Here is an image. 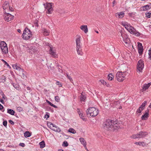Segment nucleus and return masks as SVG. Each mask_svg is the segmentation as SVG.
<instances>
[{
  "label": "nucleus",
  "mask_w": 151,
  "mask_h": 151,
  "mask_svg": "<svg viewBox=\"0 0 151 151\" xmlns=\"http://www.w3.org/2000/svg\"><path fill=\"white\" fill-rule=\"evenodd\" d=\"M103 126L105 129L110 130L116 129L119 127L117 121H112L110 119L107 120L104 123Z\"/></svg>",
  "instance_id": "f257e3e1"
},
{
  "label": "nucleus",
  "mask_w": 151,
  "mask_h": 151,
  "mask_svg": "<svg viewBox=\"0 0 151 151\" xmlns=\"http://www.w3.org/2000/svg\"><path fill=\"white\" fill-rule=\"evenodd\" d=\"M127 22H122V24L125 28L131 34L134 35L135 36L138 37L141 35V34L137 31L134 27L131 26L130 25L128 24L127 25Z\"/></svg>",
  "instance_id": "f03ea898"
},
{
  "label": "nucleus",
  "mask_w": 151,
  "mask_h": 151,
  "mask_svg": "<svg viewBox=\"0 0 151 151\" xmlns=\"http://www.w3.org/2000/svg\"><path fill=\"white\" fill-rule=\"evenodd\" d=\"M87 115L93 117L96 116L99 113L98 110L95 107H90L86 111Z\"/></svg>",
  "instance_id": "7ed1b4c3"
},
{
  "label": "nucleus",
  "mask_w": 151,
  "mask_h": 151,
  "mask_svg": "<svg viewBox=\"0 0 151 151\" xmlns=\"http://www.w3.org/2000/svg\"><path fill=\"white\" fill-rule=\"evenodd\" d=\"M81 38V37L80 35H77V38L76 40V50L78 55H82L83 53L81 51L82 50L81 45L80 42V40Z\"/></svg>",
  "instance_id": "20e7f679"
},
{
  "label": "nucleus",
  "mask_w": 151,
  "mask_h": 151,
  "mask_svg": "<svg viewBox=\"0 0 151 151\" xmlns=\"http://www.w3.org/2000/svg\"><path fill=\"white\" fill-rule=\"evenodd\" d=\"M22 38L25 40H28L32 36V34L29 29L26 28L22 34Z\"/></svg>",
  "instance_id": "39448f33"
},
{
  "label": "nucleus",
  "mask_w": 151,
  "mask_h": 151,
  "mask_svg": "<svg viewBox=\"0 0 151 151\" xmlns=\"http://www.w3.org/2000/svg\"><path fill=\"white\" fill-rule=\"evenodd\" d=\"M147 134V132L141 131L138 133L132 135L131 137L133 139L143 138L146 137Z\"/></svg>",
  "instance_id": "423d86ee"
},
{
  "label": "nucleus",
  "mask_w": 151,
  "mask_h": 151,
  "mask_svg": "<svg viewBox=\"0 0 151 151\" xmlns=\"http://www.w3.org/2000/svg\"><path fill=\"white\" fill-rule=\"evenodd\" d=\"M125 76L126 74L124 72L118 71L116 74V78L118 81L121 82L124 80Z\"/></svg>",
  "instance_id": "0eeeda50"
},
{
  "label": "nucleus",
  "mask_w": 151,
  "mask_h": 151,
  "mask_svg": "<svg viewBox=\"0 0 151 151\" xmlns=\"http://www.w3.org/2000/svg\"><path fill=\"white\" fill-rule=\"evenodd\" d=\"M1 49L3 54H6L8 52V50L7 45L4 41H2L0 44Z\"/></svg>",
  "instance_id": "6e6552de"
},
{
  "label": "nucleus",
  "mask_w": 151,
  "mask_h": 151,
  "mask_svg": "<svg viewBox=\"0 0 151 151\" xmlns=\"http://www.w3.org/2000/svg\"><path fill=\"white\" fill-rule=\"evenodd\" d=\"M47 125L52 130L58 132L60 131V129L54 124L50 122H48L47 123Z\"/></svg>",
  "instance_id": "1a4fd4ad"
},
{
  "label": "nucleus",
  "mask_w": 151,
  "mask_h": 151,
  "mask_svg": "<svg viewBox=\"0 0 151 151\" xmlns=\"http://www.w3.org/2000/svg\"><path fill=\"white\" fill-rule=\"evenodd\" d=\"M43 5L45 6V8L47 9V13L48 14H52V12L53 11V8L52 7L51 3H47L45 6V4H43Z\"/></svg>",
  "instance_id": "9d476101"
},
{
  "label": "nucleus",
  "mask_w": 151,
  "mask_h": 151,
  "mask_svg": "<svg viewBox=\"0 0 151 151\" xmlns=\"http://www.w3.org/2000/svg\"><path fill=\"white\" fill-rule=\"evenodd\" d=\"M4 12H5V15L4 18L5 20L7 22H9L13 19L14 16L9 13H8L7 11H6V12L5 11Z\"/></svg>",
  "instance_id": "9b49d317"
},
{
  "label": "nucleus",
  "mask_w": 151,
  "mask_h": 151,
  "mask_svg": "<svg viewBox=\"0 0 151 151\" xmlns=\"http://www.w3.org/2000/svg\"><path fill=\"white\" fill-rule=\"evenodd\" d=\"M144 63L141 60H139L138 61L137 64V70H138L139 72H141L144 68Z\"/></svg>",
  "instance_id": "f8f14e48"
},
{
  "label": "nucleus",
  "mask_w": 151,
  "mask_h": 151,
  "mask_svg": "<svg viewBox=\"0 0 151 151\" xmlns=\"http://www.w3.org/2000/svg\"><path fill=\"white\" fill-rule=\"evenodd\" d=\"M137 46L138 48V53L140 55H142L143 51V47L142 45V44L140 42H138V43Z\"/></svg>",
  "instance_id": "ddd939ff"
},
{
  "label": "nucleus",
  "mask_w": 151,
  "mask_h": 151,
  "mask_svg": "<svg viewBox=\"0 0 151 151\" xmlns=\"http://www.w3.org/2000/svg\"><path fill=\"white\" fill-rule=\"evenodd\" d=\"M49 52L50 54L52 57L54 58H56L57 57V55L56 54L55 50H53V48L51 47H50Z\"/></svg>",
  "instance_id": "4468645a"
},
{
  "label": "nucleus",
  "mask_w": 151,
  "mask_h": 151,
  "mask_svg": "<svg viewBox=\"0 0 151 151\" xmlns=\"http://www.w3.org/2000/svg\"><path fill=\"white\" fill-rule=\"evenodd\" d=\"M122 36L123 39V41L125 43V44L127 45V46H128L129 44V39L127 37V36H124V35H123L122 34H121Z\"/></svg>",
  "instance_id": "2eb2a0df"
},
{
  "label": "nucleus",
  "mask_w": 151,
  "mask_h": 151,
  "mask_svg": "<svg viewBox=\"0 0 151 151\" xmlns=\"http://www.w3.org/2000/svg\"><path fill=\"white\" fill-rule=\"evenodd\" d=\"M9 4L8 2L7 1H5L3 5V9L5 10V11H7L8 8L9 7Z\"/></svg>",
  "instance_id": "dca6fc26"
},
{
  "label": "nucleus",
  "mask_w": 151,
  "mask_h": 151,
  "mask_svg": "<svg viewBox=\"0 0 151 151\" xmlns=\"http://www.w3.org/2000/svg\"><path fill=\"white\" fill-rule=\"evenodd\" d=\"M124 13L123 12L117 13L115 14V16L118 18H122L124 17Z\"/></svg>",
  "instance_id": "f3484780"
},
{
  "label": "nucleus",
  "mask_w": 151,
  "mask_h": 151,
  "mask_svg": "<svg viewBox=\"0 0 151 151\" xmlns=\"http://www.w3.org/2000/svg\"><path fill=\"white\" fill-rule=\"evenodd\" d=\"M150 6L148 4L145 5L141 7L140 9L141 11H146L150 9Z\"/></svg>",
  "instance_id": "a211bd4d"
},
{
  "label": "nucleus",
  "mask_w": 151,
  "mask_h": 151,
  "mask_svg": "<svg viewBox=\"0 0 151 151\" xmlns=\"http://www.w3.org/2000/svg\"><path fill=\"white\" fill-rule=\"evenodd\" d=\"M79 140L81 144L83 145L84 147H86V142L84 139L82 137H81L79 139Z\"/></svg>",
  "instance_id": "6ab92c4d"
},
{
  "label": "nucleus",
  "mask_w": 151,
  "mask_h": 151,
  "mask_svg": "<svg viewBox=\"0 0 151 151\" xmlns=\"http://www.w3.org/2000/svg\"><path fill=\"white\" fill-rule=\"evenodd\" d=\"M148 110H147L146 111L145 113L141 117V119L142 120H145L148 117L149 113H148Z\"/></svg>",
  "instance_id": "aec40b11"
},
{
  "label": "nucleus",
  "mask_w": 151,
  "mask_h": 151,
  "mask_svg": "<svg viewBox=\"0 0 151 151\" xmlns=\"http://www.w3.org/2000/svg\"><path fill=\"white\" fill-rule=\"evenodd\" d=\"M81 29L86 33L88 32V28L87 25H82L80 27Z\"/></svg>",
  "instance_id": "412c9836"
},
{
  "label": "nucleus",
  "mask_w": 151,
  "mask_h": 151,
  "mask_svg": "<svg viewBox=\"0 0 151 151\" xmlns=\"http://www.w3.org/2000/svg\"><path fill=\"white\" fill-rule=\"evenodd\" d=\"M80 98L81 101H85L86 99V96L83 93V92L81 93V95L80 96Z\"/></svg>",
  "instance_id": "4be33fe9"
},
{
  "label": "nucleus",
  "mask_w": 151,
  "mask_h": 151,
  "mask_svg": "<svg viewBox=\"0 0 151 151\" xmlns=\"http://www.w3.org/2000/svg\"><path fill=\"white\" fill-rule=\"evenodd\" d=\"M42 30L43 32V34L44 35L47 36L49 35V32L45 28H43Z\"/></svg>",
  "instance_id": "5701e85b"
},
{
  "label": "nucleus",
  "mask_w": 151,
  "mask_h": 151,
  "mask_svg": "<svg viewBox=\"0 0 151 151\" xmlns=\"http://www.w3.org/2000/svg\"><path fill=\"white\" fill-rule=\"evenodd\" d=\"M29 48V52H31V53H32V51L33 52H35L36 50V47L34 46H31Z\"/></svg>",
  "instance_id": "b1692460"
},
{
  "label": "nucleus",
  "mask_w": 151,
  "mask_h": 151,
  "mask_svg": "<svg viewBox=\"0 0 151 151\" xmlns=\"http://www.w3.org/2000/svg\"><path fill=\"white\" fill-rule=\"evenodd\" d=\"M150 86V83H148L147 84H145L144 85V86L143 87V88H142L143 90V91H145L146 90L148 89V88Z\"/></svg>",
  "instance_id": "393cba45"
},
{
  "label": "nucleus",
  "mask_w": 151,
  "mask_h": 151,
  "mask_svg": "<svg viewBox=\"0 0 151 151\" xmlns=\"http://www.w3.org/2000/svg\"><path fill=\"white\" fill-rule=\"evenodd\" d=\"M24 137L26 138H27L31 136V133L29 131H27L24 132Z\"/></svg>",
  "instance_id": "a878e982"
},
{
  "label": "nucleus",
  "mask_w": 151,
  "mask_h": 151,
  "mask_svg": "<svg viewBox=\"0 0 151 151\" xmlns=\"http://www.w3.org/2000/svg\"><path fill=\"white\" fill-rule=\"evenodd\" d=\"M7 112L11 114V115H14L15 113V111L13 110H12L11 109H7Z\"/></svg>",
  "instance_id": "bb28decb"
},
{
  "label": "nucleus",
  "mask_w": 151,
  "mask_h": 151,
  "mask_svg": "<svg viewBox=\"0 0 151 151\" xmlns=\"http://www.w3.org/2000/svg\"><path fill=\"white\" fill-rule=\"evenodd\" d=\"M39 145L40 147L41 148H42L45 147V144L44 141H43L39 143Z\"/></svg>",
  "instance_id": "cd10ccee"
},
{
  "label": "nucleus",
  "mask_w": 151,
  "mask_h": 151,
  "mask_svg": "<svg viewBox=\"0 0 151 151\" xmlns=\"http://www.w3.org/2000/svg\"><path fill=\"white\" fill-rule=\"evenodd\" d=\"M68 132L73 134H75L76 133V131L74 129L72 128H70L68 129Z\"/></svg>",
  "instance_id": "c85d7f7f"
},
{
  "label": "nucleus",
  "mask_w": 151,
  "mask_h": 151,
  "mask_svg": "<svg viewBox=\"0 0 151 151\" xmlns=\"http://www.w3.org/2000/svg\"><path fill=\"white\" fill-rule=\"evenodd\" d=\"M114 77V76L111 74H109L107 78L108 80L111 81L112 80Z\"/></svg>",
  "instance_id": "c756f323"
},
{
  "label": "nucleus",
  "mask_w": 151,
  "mask_h": 151,
  "mask_svg": "<svg viewBox=\"0 0 151 151\" xmlns=\"http://www.w3.org/2000/svg\"><path fill=\"white\" fill-rule=\"evenodd\" d=\"M143 108H142L141 107H140V106L139 107V109L137 110V111H136V113H141L142 111L143 110Z\"/></svg>",
  "instance_id": "7c9ffc66"
},
{
  "label": "nucleus",
  "mask_w": 151,
  "mask_h": 151,
  "mask_svg": "<svg viewBox=\"0 0 151 151\" xmlns=\"http://www.w3.org/2000/svg\"><path fill=\"white\" fill-rule=\"evenodd\" d=\"M47 102L48 103V104L50 105L51 106L55 108H57V106H56V105H54L53 104H52V103L51 102H50V101H48V100H47Z\"/></svg>",
  "instance_id": "2f4dec72"
},
{
  "label": "nucleus",
  "mask_w": 151,
  "mask_h": 151,
  "mask_svg": "<svg viewBox=\"0 0 151 151\" xmlns=\"http://www.w3.org/2000/svg\"><path fill=\"white\" fill-rule=\"evenodd\" d=\"M147 104V101H145L143 103L142 105L140 106V107L142 108H143L144 109L145 106Z\"/></svg>",
  "instance_id": "473e14b6"
},
{
  "label": "nucleus",
  "mask_w": 151,
  "mask_h": 151,
  "mask_svg": "<svg viewBox=\"0 0 151 151\" xmlns=\"http://www.w3.org/2000/svg\"><path fill=\"white\" fill-rule=\"evenodd\" d=\"M67 77L68 78L69 80L72 83L73 79L72 78V77L70 75H68L67 74Z\"/></svg>",
  "instance_id": "72a5a7b5"
},
{
  "label": "nucleus",
  "mask_w": 151,
  "mask_h": 151,
  "mask_svg": "<svg viewBox=\"0 0 151 151\" xmlns=\"http://www.w3.org/2000/svg\"><path fill=\"white\" fill-rule=\"evenodd\" d=\"M101 83L104 85H106L107 86H109V85H107L106 82L103 80H101L100 81Z\"/></svg>",
  "instance_id": "f704fd0d"
},
{
  "label": "nucleus",
  "mask_w": 151,
  "mask_h": 151,
  "mask_svg": "<svg viewBox=\"0 0 151 151\" xmlns=\"http://www.w3.org/2000/svg\"><path fill=\"white\" fill-rule=\"evenodd\" d=\"M79 115L80 116V117L84 121H85L86 120V119L85 118H84L83 117H84V116H83V113H80V114H79Z\"/></svg>",
  "instance_id": "c9c22d12"
},
{
  "label": "nucleus",
  "mask_w": 151,
  "mask_h": 151,
  "mask_svg": "<svg viewBox=\"0 0 151 151\" xmlns=\"http://www.w3.org/2000/svg\"><path fill=\"white\" fill-rule=\"evenodd\" d=\"M17 110L19 111V112H22L23 111V109L22 108L20 107H18L17 108Z\"/></svg>",
  "instance_id": "e433bc0d"
},
{
  "label": "nucleus",
  "mask_w": 151,
  "mask_h": 151,
  "mask_svg": "<svg viewBox=\"0 0 151 151\" xmlns=\"http://www.w3.org/2000/svg\"><path fill=\"white\" fill-rule=\"evenodd\" d=\"M140 146H144L146 145V144L145 142H139Z\"/></svg>",
  "instance_id": "4c0bfd02"
},
{
  "label": "nucleus",
  "mask_w": 151,
  "mask_h": 151,
  "mask_svg": "<svg viewBox=\"0 0 151 151\" xmlns=\"http://www.w3.org/2000/svg\"><path fill=\"white\" fill-rule=\"evenodd\" d=\"M55 100L56 101L58 102L60 100V98L58 96H56L55 97Z\"/></svg>",
  "instance_id": "58836bf2"
},
{
  "label": "nucleus",
  "mask_w": 151,
  "mask_h": 151,
  "mask_svg": "<svg viewBox=\"0 0 151 151\" xmlns=\"http://www.w3.org/2000/svg\"><path fill=\"white\" fill-rule=\"evenodd\" d=\"M2 61L4 62L5 65H6L8 67H9L10 68H11L9 64L5 61L3 59L2 60Z\"/></svg>",
  "instance_id": "ea45409f"
},
{
  "label": "nucleus",
  "mask_w": 151,
  "mask_h": 151,
  "mask_svg": "<svg viewBox=\"0 0 151 151\" xmlns=\"http://www.w3.org/2000/svg\"><path fill=\"white\" fill-rule=\"evenodd\" d=\"M7 10L8 11H8H10L11 12H12L14 11V9L12 7L9 6Z\"/></svg>",
  "instance_id": "a19ab883"
},
{
  "label": "nucleus",
  "mask_w": 151,
  "mask_h": 151,
  "mask_svg": "<svg viewBox=\"0 0 151 151\" xmlns=\"http://www.w3.org/2000/svg\"><path fill=\"white\" fill-rule=\"evenodd\" d=\"M3 125L5 127H6L7 124V121L6 120L4 121L3 122Z\"/></svg>",
  "instance_id": "79ce46f5"
},
{
  "label": "nucleus",
  "mask_w": 151,
  "mask_h": 151,
  "mask_svg": "<svg viewBox=\"0 0 151 151\" xmlns=\"http://www.w3.org/2000/svg\"><path fill=\"white\" fill-rule=\"evenodd\" d=\"M148 54H149V58L150 60H151V50H149Z\"/></svg>",
  "instance_id": "37998d69"
},
{
  "label": "nucleus",
  "mask_w": 151,
  "mask_h": 151,
  "mask_svg": "<svg viewBox=\"0 0 151 151\" xmlns=\"http://www.w3.org/2000/svg\"><path fill=\"white\" fill-rule=\"evenodd\" d=\"M16 69L19 71H20L21 70H22V71L23 70L21 68L17 66L16 68Z\"/></svg>",
  "instance_id": "c03bdc74"
},
{
  "label": "nucleus",
  "mask_w": 151,
  "mask_h": 151,
  "mask_svg": "<svg viewBox=\"0 0 151 151\" xmlns=\"http://www.w3.org/2000/svg\"><path fill=\"white\" fill-rule=\"evenodd\" d=\"M19 146H21L22 147H24L25 146V144L24 143H21L19 144Z\"/></svg>",
  "instance_id": "a18cd8bd"
},
{
  "label": "nucleus",
  "mask_w": 151,
  "mask_h": 151,
  "mask_svg": "<svg viewBox=\"0 0 151 151\" xmlns=\"http://www.w3.org/2000/svg\"><path fill=\"white\" fill-rule=\"evenodd\" d=\"M9 122L12 125H14V122H13L11 120H9Z\"/></svg>",
  "instance_id": "49530a36"
},
{
  "label": "nucleus",
  "mask_w": 151,
  "mask_h": 151,
  "mask_svg": "<svg viewBox=\"0 0 151 151\" xmlns=\"http://www.w3.org/2000/svg\"><path fill=\"white\" fill-rule=\"evenodd\" d=\"M135 14V13L132 12L131 13H129L128 14L129 16H131L132 15H134Z\"/></svg>",
  "instance_id": "de8ad7c7"
},
{
  "label": "nucleus",
  "mask_w": 151,
  "mask_h": 151,
  "mask_svg": "<svg viewBox=\"0 0 151 151\" xmlns=\"http://www.w3.org/2000/svg\"><path fill=\"white\" fill-rule=\"evenodd\" d=\"M62 145L65 147H66V141H64L63 142Z\"/></svg>",
  "instance_id": "09e8293b"
},
{
  "label": "nucleus",
  "mask_w": 151,
  "mask_h": 151,
  "mask_svg": "<svg viewBox=\"0 0 151 151\" xmlns=\"http://www.w3.org/2000/svg\"><path fill=\"white\" fill-rule=\"evenodd\" d=\"M147 14L148 15H146L149 18H150V15H151V13H148Z\"/></svg>",
  "instance_id": "8fccbe9b"
},
{
  "label": "nucleus",
  "mask_w": 151,
  "mask_h": 151,
  "mask_svg": "<svg viewBox=\"0 0 151 151\" xmlns=\"http://www.w3.org/2000/svg\"><path fill=\"white\" fill-rule=\"evenodd\" d=\"M4 108V107L0 104V110H2Z\"/></svg>",
  "instance_id": "3c124183"
},
{
  "label": "nucleus",
  "mask_w": 151,
  "mask_h": 151,
  "mask_svg": "<svg viewBox=\"0 0 151 151\" xmlns=\"http://www.w3.org/2000/svg\"><path fill=\"white\" fill-rule=\"evenodd\" d=\"M49 117V115L48 114H46L45 116V118L47 117L46 119H47Z\"/></svg>",
  "instance_id": "603ef678"
},
{
  "label": "nucleus",
  "mask_w": 151,
  "mask_h": 151,
  "mask_svg": "<svg viewBox=\"0 0 151 151\" xmlns=\"http://www.w3.org/2000/svg\"><path fill=\"white\" fill-rule=\"evenodd\" d=\"M17 65L16 64H14L12 65L13 67V68L14 69H16V68L17 67Z\"/></svg>",
  "instance_id": "864d4df0"
},
{
  "label": "nucleus",
  "mask_w": 151,
  "mask_h": 151,
  "mask_svg": "<svg viewBox=\"0 0 151 151\" xmlns=\"http://www.w3.org/2000/svg\"><path fill=\"white\" fill-rule=\"evenodd\" d=\"M0 101L2 104H4V100L2 99H0Z\"/></svg>",
  "instance_id": "5fc2aeb1"
},
{
  "label": "nucleus",
  "mask_w": 151,
  "mask_h": 151,
  "mask_svg": "<svg viewBox=\"0 0 151 151\" xmlns=\"http://www.w3.org/2000/svg\"><path fill=\"white\" fill-rule=\"evenodd\" d=\"M1 78L3 80H4L5 81V79H6V77L4 76H2V77Z\"/></svg>",
  "instance_id": "6e6d98bb"
},
{
  "label": "nucleus",
  "mask_w": 151,
  "mask_h": 151,
  "mask_svg": "<svg viewBox=\"0 0 151 151\" xmlns=\"http://www.w3.org/2000/svg\"><path fill=\"white\" fill-rule=\"evenodd\" d=\"M135 144L137 145H139L140 146V143H139V142H135Z\"/></svg>",
  "instance_id": "4d7b16f0"
},
{
  "label": "nucleus",
  "mask_w": 151,
  "mask_h": 151,
  "mask_svg": "<svg viewBox=\"0 0 151 151\" xmlns=\"http://www.w3.org/2000/svg\"><path fill=\"white\" fill-rule=\"evenodd\" d=\"M6 97L5 96V95L3 94L2 98L4 99H5Z\"/></svg>",
  "instance_id": "13d9d810"
},
{
  "label": "nucleus",
  "mask_w": 151,
  "mask_h": 151,
  "mask_svg": "<svg viewBox=\"0 0 151 151\" xmlns=\"http://www.w3.org/2000/svg\"><path fill=\"white\" fill-rule=\"evenodd\" d=\"M77 111H78V114H80V113H81L80 111V109H77Z\"/></svg>",
  "instance_id": "bf43d9fd"
},
{
  "label": "nucleus",
  "mask_w": 151,
  "mask_h": 151,
  "mask_svg": "<svg viewBox=\"0 0 151 151\" xmlns=\"http://www.w3.org/2000/svg\"><path fill=\"white\" fill-rule=\"evenodd\" d=\"M27 90H30V88L29 87H27Z\"/></svg>",
  "instance_id": "052dcab7"
},
{
  "label": "nucleus",
  "mask_w": 151,
  "mask_h": 151,
  "mask_svg": "<svg viewBox=\"0 0 151 151\" xmlns=\"http://www.w3.org/2000/svg\"><path fill=\"white\" fill-rule=\"evenodd\" d=\"M119 103V102L118 101H116L115 102V104H117L118 103Z\"/></svg>",
  "instance_id": "680f3d73"
},
{
  "label": "nucleus",
  "mask_w": 151,
  "mask_h": 151,
  "mask_svg": "<svg viewBox=\"0 0 151 151\" xmlns=\"http://www.w3.org/2000/svg\"><path fill=\"white\" fill-rule=\"evenodd\" d=\"M115 3H116L115 1H113V6H114V4H115Z\"/></svg>",
  "instance_id": "e2e57ef3"
},
{
  "label": "nucleus",
  "mask_w": 151,
  "mask_h": 151,
  "mask_svg": "<svg viewBox=\"0 0 151 151\" xmlns=\"http://www.w3.org/2000/svg\"><path fill=\"white\" fill-rule=\"evenodd\" d=\"M17 31H18V32L20 33V32H21V30L20 29H18L17 30Z\"/></svg>",
  "instance_id": "0e129e2a"
},
{
  "label": "nucleus",
  "mask_w": 151,
  "mask_h": 151,
  "mask_svg": "<svg viewBox=\"0 0 151 151\" xmlns=\"http://www.w3.org/2000/svg\"><path fill=\"white\" fill-rule=\"evenodd\" d=\"M59 83H60V82H59V81H58V82H56V84H57V85H59Z\"/></svg>",
  "instance_id": "69168bd1"
},
{
  "label": "nucleus",
  "mask_w": 151,
  "mask_h": 151,
  "mask_svg": "<svg viewBox=\"0 0 151 151\" xmlns=\"http://www.w3.org/2000/svg\"><path fill=\"white\" fill-rule=\"evenodd\" d=\"M85 149L87 151H89L88 149L87 148L86 146V147H85Z\"/></svg>",
  "instance_id": "338daca9"
},
{
  "label": "nucleus",
  "mask_w": 151,
  "mask_h": 151,
  "mask_svg": "<svg viewBox=\"0 0 151 151\" xmlns=\"http://www.w3.org/2000/svg\"><path fill=\"white\" fill-rule=\"evenodd\" d=\"M58 151H64L62 149H60L58 150Z\"/></svg>",
  "instance_id": "774afa93"
}]
</instances>
